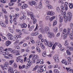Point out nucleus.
<instances>
[{
  "instance_id": "nucleus-41",
  "label": "nucleus",
  "mask_w": 73,
  "mask_h": 73,
  "mask_svg": "<svg viewBox=\"0 0 73 73\" xmlns=\"http://www.w3.org/2000/svg\"><path fill=\"white\" fill-rule=\"evenodd\" d=\"M37 22V19H35L33 20V24H36V23Z\"/></svg>"
},
{
  "instance_id": "nucleus-5",
  "label": "nucleus",
  "mask_w": 73,
  "mask_h": 73,
  "mask_svg": "<svg viewBox=\"0 0 73 73\" xmlns=\"http://www.w3.org/2000/svg\"><path fill=\"white\" fill-rule=\"evenodd\" d=\"M48 36L49 38H52V37H54L55 36L54 35H53V34L51 32H49L48 33Z\"/></svg>"
},
{
  "instance_id": "nucleus-32",
  "label": "nucleus",
  "mask_w": 73,
  "mask_h": 73,
  "mask_svg": "<svg viewBox=\"0 0 73 73\" xmlns=\"http://www.w3.org/2000/svg\"><path fill=\"white\" fill-rule=\"evenodd\" d=\"M69 7L70 9H72L73 8V4L72 3H70L69 4Z\"/></svg>"
},
{
  "instance_id": "nucleus-46",
  "label": "nucleus",
  "mask_w": 73,
  "mask_h": 73,
  "mask_svg": "<svg viewBox=\"0 0 73 73\" xmlns=\"http://www.w3.org/2000/svg\"><path fill=\"white\" fill-rule=\"evenodd\" d=\"M8 56L10 58H11L10 57H11V59L13 58V55L12 54H9Z\"/></svg>"
},
{
  "instance_id": "nucleus-29",
  "label": "nucleus",
  "mask_w": 73,
  "mask_h": 73,
  "mask_svg": "<svg viewBox=\"0 0 73 73\" xmlns=\"http://www.w3.org/2000/svg\"><path fill=\"white\" fill-rule=\"evenodd\" d=\"M20 51L16 50L15 55V56H18L20 55Z\"/></svg>"
},
{
  "instance_id": "nucleus-62",
  "label": "nucleus",
  "mask_w": 73,
  "mask_h": 73,
  "mask_svg": "<svg viewBox=\"0 0 73 73\" xmlns=\"http://www.w3.org/2000/svg\"><path fill=\"white\" fill-rule=\"evenodd\" d=\"M13 21V20H12V18H11L10 19V23H12V21Z\"/></svg>"
},
{
  "instance_id": "nucleus-38",
  "label": "nucleus",
  "mask_w": 73,
  "mask_h": 73,
  "mask_svg": "<svg viewBox=\"0 0 73 73\" xmlns=\"http://www.w3.org/2000/svg\"><path fill=\"white\" fill-rule=\"evenodd\" d=\"M61 15H64H64H65V14H66V13H65V12H64V11H62V10H61Z\"/></svg>"
},
{
  "instance_id": "nucleus-14",
  "label": "nucleus",
  "mask_w": 73,
  "mask_h": 73,
  "mask_svg": "<svg viewBox=\"0 0 73 73\" xmlns=\"http://www.w3.org/2000/svg\"><path fill=\"white\" fill-rule=\"evenodd\" d=\"M11 44V42L9 40H8L6 42L5 46H8Z\"/></svg>"
},
{
  "instance_id": "nucleus-54",
  "label": "nucleus",
  "mask_w": 73,
  "mask_h": 73,
  "mask_svg": "<svg viewBox=\"0 0 73 73\" xmlns=\"http://www.w3.org/2000/svg\"><path fill=\"white\" fill-rule=\"evenodd\" d=\"M66 53H67V54H68V55H70L71 54L70 52V51H69L68 50H67Z\"/></svg>"
},
{
  "instance_id": "nucleus-51",
  "label": "nucleus",
  "mask_w": 73,
  "mask_h": 73,
  "mask_svg": "<svg viewBox=\"0 0 73 73\" xmlns=\"http://www.w3.org/2000/svg\"><path fill=\"white\" fill-rule=\"evenodd\" d=\"M67 61H69V62H70L72 61V60L70 59V58L69 57H68L67 58Z\"/></svg>"
},
{
  "instance_id": "nucleus-31",
  "label": "nucleus",
  "mask_w": 73,
  "mask_h": 73,
  "mask_svg": "<svg viewBox=\"0 0 73 73\" xmlns=\"http://www.w3.org/2000/svg\"><path fill=\"white\" fill-rule=\"evenodd\" d=\"M36 49L37 51V52H38L39 53H40V52H41V50H40V48L38 47H37L36 48Z\"/></svg>"
},
{
  "instance_id": "nucleus-21",
  "label": "nucleus",
  "mask_w": 73,
  "mask_h": 73,
  "mask_svg": "<svg viewBox=\"0 0 73 73\" xmlns=\"http://www.w3.org/2000/svg\"><path fill=\"white\" fill-rule=\"evenodd\" d=\"M64 64L66 65H68L69 64H71V62L69 61H65Z\"/></svg>"
},
{
  "instance_id": "nucleus-27",
  "label": "nucleus",
  "mask_w": 73,
  "mask_h": 73,
  "mask_svg": "<svg viewBox=\"0 0 73 73\" xmlns=\"http://www.w3.org/2000/svg\"><path fill=\"white\" fill-rule=\"evenodd\" d=\"M14 62V60H10L9 62V64H10V65H12V64H13Z\"/></svg>"
},
{
  "instance_id": "nucleus-23",
  "label": "nucleus",
  "mask_w": 73,
  "mask_h": 73,
  "mask_svg": "<svg viewBox=\"0 0 73 73\" xmlns=\"http://www.w3.org/2000/svg\"><path fill=\"white\" fill-rule=\"evenodd\" d=\"M37 72H38V73H40V72H42V70L41 67H40V66H39V68L38 69Z\"/></svg>"
},
{
  "instance_id": "nucleus-4",
  "label": "nucleus",
  "mask_w": 73,
  "mask_h": 73,
  "mask_svg": "<svg viewBox=\"0 0 73 73\" xmlns=\"http://www.w3.org/2000/svg\"><path fill=\"white\" fill-rule=\"evenodd\" d=\"M6 36H7V37H8V39H9V40H13V39L12 37H13V36L12 35L9 33H8L7 34Z\"/></svg>"
},
{
  "instance_id": "nucleus-60",
  "label": "nucleus",
  "mask_w": 73,
  "mask_h": 73,
  "mask_svg": "<svg viewBox=\"0 0 73 73\" xmlns=\"http://www.w3.org/2000/svg\"><path fill=\"white\" fill-rule=\"evenodd\" d=\"M40 64H43L44 63V62H43V60L42 59H41L40 60Z\"/></svg>"
},
{
  "instance_id": "nucleus-63",
  "label": "nucleus",
  "mask_w": 73,
  "mask_h": 73,
  "mask_svg": "<svg viewBox=\"0 0 73 73\" xmlns=\"http://www.w3.org/2000/svg\"><path fill=\"white\" fill-rule=\"evenodd\" d=\"M1 2L2 3H6V1L4 0H1Z\"/></svg>"
},
{
  "instance_id": "nucleus-19",
  "label": "nucleus",
  "mask_w": 73,
  "mask_h": 73,
  "mask_svg": "<svg viewBox=\"0 0 73 73\" xmlns=\"http://www.w3.org/2000/svg\"><path fill=\"white\" fill-rule=\"evenodd\" d=\"M63 17H64V21L65 23H67L68 21V19L67 18V17H66V15H63Z\"/></svg>"
},
{
  "instance_id": "nucleus-42",
  "label": "nucleus",
  "mask_w": 73,
  "mask_h": 73,
  "mask_svg": "<svg viewBox=\"0 0 73 73\" xmlns=\"http://www.w3.org/2000/svg\"><path fill=\"white\" fill-rule=\"evenodd\" d=\"M27 65L26 66V69H28V68H29V67L31 66L30 64H27Z\"/></svg>"
},
{
  "instance_id": "nucleus-6",
  "label": "nucleus",
  "mask_w": 73,
  "mask_h": 73,
  "mask_svg": "<svg viewBox=\"0 0 73 73\" xmlns=\"http://www.w3.org/2000/svg\"><path fill=\"white\" fill-rule=\"evenodd\" d=\"M40 67L42 69V70L43 71H45L46 70V68L45 67V65H43V66L41 65L40 66Z\"/></svg>"
},
{
  "instance_id": "nucleus-64",
  "label": "nucleus",
  "mask_w": 73,
  "mask_h": 73,
  "mask_svg": "<svg viewBox=\"0 0 73 73\" xmlns=\"http://www.w3.org/2000/svg\"><path fill=\"white\" fill-rule=\"evenodd\" d=\"M70 28H73V23H70Z\"/></svg>"
},
{
  "instance_id": "nucleus-12",
  "label": "nucleus",
  "mask_w": 73,
  "mask_h": 73,
  "mask_svg": "<svg viewBox=\"0 0 73 73\" xmlns=\"http://www.w3.org/2000/svg\"><path fill=\"white\" fill-rule=\"evenodd\" d=\"M59 17L60 18L59 22L60 23H61L62 21H63L64 19L63 18V17H62V16H61V15H59Z\"/></svg>"
},
{
  "instance_id": "nucleus-57",
  "label": "nucleus",
  "mask_w": 73,
  "mask_h": 73,
  "mask_svg": "<svg viewBox=\"0 0 73 73\" xmlns=\"http://www.w3.org/2000/svg\"><path fill=\"white\" fill-rule=\"evenodd\" d=\"M15 48L16 49H20V47L19 46L17 45L16 46V47Z\"/></svg>"
},
{
  "instance_id": "nucleus-53",
  "label": "nucleus",
  "mask_w": 73,
  "mask_h": 73,
  "mask_svg": "<svg viewBox=\"0 0 73 73\" xmlns=\"http://www.w3.org/2000/svg\"><path fill=\"white\" fill-rule=\"evenodd\" d=\"M5 23L6 24V25H7L8 24V19L5 20Z\"/></svg>"
},
{
  "instance_id": "nucleus-45",
  "label": "nucleus",
  "mask_w": 73,
  "mask_h": 73,
  "mask_svg": "<svg viewBox=\"0 0 73 73\" xmlns=\"http://www.w3.org/2000/svg\"><path fill=\"white\" fill-rule=\"evenodd\" d=\"M9 69L10 70V71L11 72H13V68L12 67H10L9 68Z\"/></svg>"
},
{
  "instance_id": "nucleus-52",
  "label": "nucleus",
  "mask_w": 73,
  "mask_h": 73,
  "mask_svg": "<svg viewBox=\"0 0 73 73\" xmlns=\"http://www.w3.org/2000/svg\"><path fill=\"white\" fill-rule=\"evenodd\" d=\"M69 50H71V51H73V47H69Z\"/></svg>"
},
{
  "instance_id": "nucleus-16",
  "label": "nucleus",
  "mask_w": 73,
  "mask_h": 73,
  "mask_svg": "<svg viewBox=\"0 0 73 73\" xmlns=\"http://www.w3.org/2000/svg\"><path fill=\"white\" fill-rule=\"evenodd\" d=\"M0 24L2 26V27H4V28H6L7 26L4 24V23L2 22L1 21L0 22Z\"/></svg>"
},
{
  "instance_id": "nucleus-18",
  "label": "nucleus",
  "mask_w": 73,
  "mask_h": 73,
  "mask_svg": "<svg viewBox=\"0 0 73 73\" xmlns=\"http://www.w3.org/2000/svg\"><path fill=\"white\" fill-rule=\"evenodd\" d=\"M42 7V4L41 2H40L39 3L38 8L39 9H41Z\"/></svg>"
},
{
  "instance_id": "nucleus-1",
  "label": "nucleus",
  "mask_w": 73,
  "mask_h": 73,
  "mask_svg": "<svg viewBox=\"0 0 73 73\" xmlns=\"http://www.w3.org/2000/svg\"><path fill=\"white\" fill-rule=\"evenodd\" d=\"M71 30V29H69V28H67V31H68L67 33L66 34H65L64 36H63V39H66V38H67V37H68V36H69L70 34V31Z\"/></svg>"
},
{
  "instance_id": "nucleus-50",
  "label": "nucleus",
  "mask_w": 73,
  "mask_h": 73,
  "mask_svg": "<svg viewBox=\"0 0 73 73\" xmlns=\"http://www.w3.org/2000/svg\"><path fill=\"white\" fill-rule=\"evenodd\" d=\"M57 9V12H60V8H59V7H58L56 9Z\"/></svg>"
},
{
  "instance_id": "nucleus-7",
  "label": "nucleus",
  "mask_w": 73,
  "mask_h": 73,
  "mask_svg": "<svg viewBox=\"0 0 73 73\" xmlns=\"http://www.w3.org/2000/svg\"><path fill=\"white\" fill-rule=\"evenodd\" d=\"M68 2H65L64 4V7L65 8V11H66L68 9Z\"/></svg>"
},
{
  "instance_id": "nucleus-30",
  "label": "nucleus",
  "mask_w": 73,
  "mask_h": 73,
  "mask_svg": "<svg viewBox=\"0 0 73 73\" xmlns=\"http://www.w3.org/2000/svg\"><path fill=\"white\" fill-rule=\"evenodd\" d=\"M70 37L71 40H73V34L71 33L70 35Z\"/></svg>"
},
{
  "instance_id": "nucleus-28",
  "label": "nucleus",
  "mask_w": 73,
  "mask_h": 73,
  "mask_svg": "<svg viewBox=\"0 0 73 73\" xmlns=\"http://www.w3.org/2000/svg\"><path fill=\"white\" fill-rule=\"evenodd\" d=\"M54 32H57L58 30V28L57 27H56L53 29Z\"/></svg>"
},
{
  "instance_id": "nucleus-25",
  "label": "nucleus",
  "mask_w": 73,
  "mask_h": 73,
  "mask_svg": "<svg viewBox=\"0 0 73 73\" xmlns=\"http://www.w3.org/2000/svg\"><path fill=\"white\" fill-rule=\"evenodd\" d=\"M40 46L43 49H44L45 47V46H44V45L42 44V43H40Z\"/></svg>"
},
{
  "instance_id": "nucleus-40",
  "label": "nucleus",
  "mask_w": 73,
  "mask_h": 73,
  "mask_svg": "<svg viewBox=\"0 0 73 73\" xmlns=\"http://www.w3.org/2000/svg\"><path fill=\"white\" fill-rule=\"evenodd\" d=\"M13 66H14V68H17V64L15 62H14L13 64Z\"/></svg>"
},
{
  "instance_id": "nucleus-47",
  "label": "nucleus",
  "mask_w": 73,
  "mask_h": 73,
  "mask_svg": "<svg viewBox=\"0 0 73 73\" xmlns=\"http://www.w3.org/2000/svg\"><path fill=\"white\" fill-rule=\"evenodd\" d=\"M42 56L43 57H45L46 56V53H45V51H44L42 54Z\"/></svg>"
},
{
  "instance_id": "nucleus-37",
  "label": "nucleus",
  "mask_w": 73,
  "mask_h": 73,
  "mask_svg": "<svg viewBox=\"0 0 73 73\" xmlns=\"http://www.w3.org/2000/svg\"><path fill=\"white\" fill-rule=\"evenodd\" d=\"M38 66L37 65L36 66L35 68H34L33 70V71H35V70H36L37 69H38Z\"/></svg>"
},
{
  "instance_id": "nucleus-33",
  "label": "nucleus",
  "mask_w": 73,
  "mask_h": 73,
  "mask_svg": "<svg viewBox=\"0 0 73 73\" xmlns=\"http://www.w3.org/2000/svg\"><path fill=\"white\" fill-rule=\"evenodd\" d=\"M66 70H67L68 72H71L72 70H71L70 68L68 67H66Z\"/></svg>"
},
{
  "instance_id": "nucleus-26",
  "label": "nucleus",
  "mask_w": 73,
  "mask_h": 73,
  "mask_svg": "<svg viewBox=\"0 0 73 73\" xmlns=\"http://www.w3.org/2000/svg\"><path fill=\"white\" fill-rule=\"evenodd\" d=\"M49 42H48L47 40L46 39H44V44L45 45L47 46L48 45V44Z\"/></svg>"
},
{
  "instance_id": "nucleus-44",
  "label": "nucleus",
  "mask_w": 73,
  "mask_h": 73,
  "mask_svg": "<svg viewBox=\"0 0 73 73\" xmlns=\"http://www.w3.org/2000/svg\"><path fill=\"white\" fill-rule=\"evenodd\" d=\"M54 73H59L58 70H57L56 69H54Z\"/></svg>"
},
{
  "instance_id": "nucleus-20",
  "label": "nucleus",
  "mask_w": 73,
  "mask_h": 73,
  "mask_svg": "<svg viewBox=\"0 0 73 73\" xmlns=\"http://www.w3.org/2000/svg\"><path fill=\"white\" fill-rule=\"evenodd\" d=\"M48 44L47 45V46H49V47H52V46H53L52 43L50 42H48Z\"/></svg>"
},
{
  "instance_id": "nucleus-58",
  "label": "nucleus",
  "mask_w": 73,
  "mask_h": 73,
  "mask_svg": "<svg viewBox=\"0 0 73 73\" xmlns=\"http://www.w3.org/2000/svg\"><path fill=\"white\" fill-rule=\"evenodd\" d=\"M38 38H39V40H41V38H42V35L41 34L39 35Z\"/></svg>"
},
{
  "instance_id": "nucleus-15",
  "label": "nucleus",
  "mask_w": 73,
  "mask_h": 73,
  "mask_svg": "<svg viewBox=\"0 0 73 73\" xmlns=\"http://www.w3.org/2000/svg\"><path fill=\"white\" fill-rule=\"evenodd\" d=\"M41 42L39 40H38L36 42V45L37 46H38L39 45H41Z\"/></svg>"
},
{
  "instance_id": "nucleus-8",
  "label": "nucleus",
  "mask_w": 73,
  "mask_h": 73,
  "mask_svg": "<svg viewBox=\"0 0 73 73\" xmlns=\"http://www.w3.org/2000/svg\"><path fill=\"white\" fill-rule=\"evenodd\" d=\"M44 31L46 33L48 34L49 32V28L48 27H45L44 28Z\"/></svg>"
},
{
  "instance_id": "nucleus-9",
  "label": "nucleus",
  "mask_w": 73,
  "mask_h": 73,
  "mask_svg": "<svg viewBox=\"0 0 73 73\" xmlns=\"http://www.w3.org/2000/svg\"><path fill=\"white\" fill-rule=\"evenodd\" d=\"M8 66H6V65H4V67H3V65H0L1 67V68L3 70H4V69L7 70L8 69Z\"/></svg>"
},
{
  "instance_id": "nucleus-11",
  "label": "nucleus",
  "mask_w": 73,
  "mask_h": 73,
  "mask_svg": "<svg viewBox=\"0 0 73 73\" xmlns=\"http://www.w3.org/2000/svg\"><path fill=\"white\" fill-rule=\"evenodd\" d=\"M27 7H28V5L24 4H23V6L21 7V9H25V8H26Z\"/></svg>"
},
{
  "instance_id": "nucleus-61",
  "label": "nucleus",
  "mask_w": 73,
  "mask_h": 73,
  "mask_svg": "<svg viewBox=\"0 0 73 73\" xmlns=\"http://www.w3.org/2000/svg\"><path fill=\"white\" fill-rule=\"evenodd\" d=\"M19 61L20 62L22 63V62H23L24 61V59H21L19 60Z\"/></svg>"
},
{
  "instance_id": "nucleus-55",
  "label": "nucleus",
  "mask_w": 73,
  "mask_h": 73,
  "mask_svg": "<svg viewBox=\"0 0 73 73\" xmlns=\"http://www.w3.org/2000/svg\"><path fill=\"white\" fill-rule=\"evenodd\" d=\"M34 58H35V59H37V57H38V55L37 54L35 55L34 56Z\"/></svg>"
},
{
  "instance_id": "nucleus-39",
  "label": "nucleus",
  "mask_w": 73,
  "mask_h": 73,
  "mask_svg": "<svg viewBox=\"0 0 73 73\" xmlns=\"http://www.w3.org/2000/svg\"><path fill=\"white\" fill-rule=\"evenodd\" d=\"M16 50H13L11 52V53L12 54H15V55L16 54Z\"/></svg>"
},
{
  "instance_id": "nucleus-59",
  "label": "nucleus",
  "mask_w": 73,
  "mask_h": 73,
  "mask_svg": "<svg viewBox=\"0 0 73 73\" xmlns=\"http://www.w3.org/2000/svg\"><path fill=\"white\" fill-rule=\"evenodd\" d=\"M60 8L62 9V10H63V11L65 10V8H64V6H61Z\"/></svg>"
},
{
  "instance_id": "nucleus-24",
  "label": "nucleus",
  "mask_w": 73,
  "mask_h": 73,
  "mask_svg": "<svg viewBox=\"0 0 73 73\" xmlns=\"http://www.w3.org/2000/svg\"><path fill=\"white\" fill-rule=\"evenodd\" d=\"M27 15L29 16H33V14L32 12H28L27 13Z\"/></svg>"
},
{
  "instance_id": "nucleus-3",
  "label": "nucleus",
  "mask_w": 73,
  "mask_h": 73,
  "mask_svg": "<svg viewBox=\"0 0 73 73\" xmlns=\"http://www.w3.org/2000/svg\"><path fill=\"white\" fill-rule=\"evenodd\" d=\"M28 3L31 5V6H33V5H36V2L35 1L32 0L31 2H29Z\"/></svg>"
},
{
  "instance_id": "nucleus-17",
  "label": "nucleus",
  "mask_w": 73,
  "mask_h": 73,
  "mask_svg": "<svg viewBox=\"0 0 73 73\" xmlns=\"http://www.w3.org/2000/svg\"><path fill=\"white\" fill-rule=\"evenodd\" d=\"M53 57L54 59L55 62H57L58 61V57L56 56H54Z\"/></svg>"
},
{
  "instance_id": "nucleus-34",
  "label": "nucleus",
  "mask_w": 73,
  "mask_h": 73,
  "mask_svg": "<svg viewBox=\"0 0 73 73\" xmlns=\"http://www.w3.org/2000/svg\"><path fill=\"white\" fill-rule=\"evenodd\" d=\"M47 6L48 8L49 9H51V8H52V6L50 5H47Z\"/></svg>"
},
{
  "instance_id": "nucleus-10",
  "label": "nucleus",
  "mask_w": 73,
  "mask_h": 73,
  "mask_svg": "<svg viewBox=\"0 0 73 73\" xmlns=\"http://www.w3.org/2000/svg\"><path fill=\"white\" fill-rule=\"evenodd\" d=\"M54 44H55V46H58L59 48H61L62 47V45L60 43L58 42H56Z\"/></svg>"
},
{
  "instance_id": "nucleus-36",
  "label": "nucleus",
  "mask_w": 73,
  "mask_h": 73,
  "mask_svg": "<svg viewBox=\"0 0 73 73\" xmlns=\"http://www.w3.org/2000/svg\"><path fill=\"white\" fill-rule=\"evenodd\" d=\"M65 50V48L64 47H61L60 48V50L62 52H64Z\"/></svg>"
},
{
  "instance_id": "nucleus-35",
  "label": "nucleus",
  "mask_w": 73,
  "mask_h": 73,
  "mask_svg": "<svg viewBox=\"0 0 73 73\" xmlns=\"http://www.w3.org/2000/svg\"><path fill=\"white\" fill-rule=\"evenodd\" d=\"M57 23L56 20L54 21L53 22V26H54V25H56L57 24Z\"/></svg>"
},
{
  "instance_id": "nucleus-49",
  "label": "nucleus",
  "mask_w": 73,
  "mask_h": 73,
  "mask_svg": "<svg viewBox=\"0 0 73 73\" xmlns=\"http://www.w3.org/2000/svg\"><path fill=\"white\" fill-rule=\"evenodd\" d=\"M54 15V12L51 11H50V16H52V15Z\"/></svg>"
},
{
  "instance_id": "nucleus-22",
  "label": "nucleus",
  "mask_w": 73,
  "mask_h": 73,
  "mask_svg": "<svg viewBox=\"0 0 73 73\" xmlns=\"http://www.w3.org/2000/svg\"><path fill=\"white\" fill-rule=\"evenodd\" d=\"M38 35V32H36L33 33L32 34V35L33 36H37Z\"/></svg>"
},
{
  "instance_id": "nucleus-48",
  "label": "nucleus",
  "mask_w": 73,
  "mask_h": 73,
  "mask_svg": "<svg viewBox=\"0 0 73 73\" xmlns=\"http://www.w3.org/2000/svg\"><path fill=\"white\" fill-rule=\"evenodd\" d=\"M30 41L32 44H35V41L33 39H31Z\"/></svg>"
},
{
  "instance_id": "nucleus-43",
  "label": "nucleus",
  "mask_w": 73,
  "mask_h": 73,
  "mask_svg": "<svg viewBox=\"0 0 73 73\" xmlns=\"http://www.w3.org/2000/svg\"><path fill=\"white\" fill-rule=\"evenodd\" d=\"M55 18H56V17L55 16H53L51 17L50 18V20H51V21H52V20H54Z\"/></svg>"
},
{
  "instance_id": "nucleus-2",
  "label": "nucleus",
  "mask_w": 73,
  "mask_h": 73,
  "mask_svg": "<svg viewBox=\"0 0 73 73\" xmlns=\"http://www.w3.org/2000/svg\"><path fill=\"white\" fill-rule=\"evenodd\" d=\"M66 17H67V18L68 19V21H70L72 19V14L71 12L68 13L67 15L66 16Z\"/></svg>"
},
{
  "instance_id": "nucleus-56",
  "label": "nucleus",
  "mask_w": 73,
  "mask_h": 73,
  "mask_svg": "<svg viewBox=\"0 0 73 73\" xmlns=\"http://www.w3.org/2000/svg\"><path fill=\"white\" fill-rule=\"evenodd\" d=\"M31 19L32 20H34L35 19H36L35 18V17L33 16H33H31Z\"/></svg>"
},
{
  "instance_id": "nucleus-13",
  "label": "nucleus",
  "mask_w": 73,
  "mask_h": 73,
  "mask_svg": "<svg viewBox=\"0 0 73 73\" xmlns=\"http://www.w3.org/2000/svg\"><path fill=\"white\" fill-rule=\"evenodd\" d=\"M27 25L26 23H23L21 25V27L22 28H27Z\"/></svg>"
}]
</instances>
